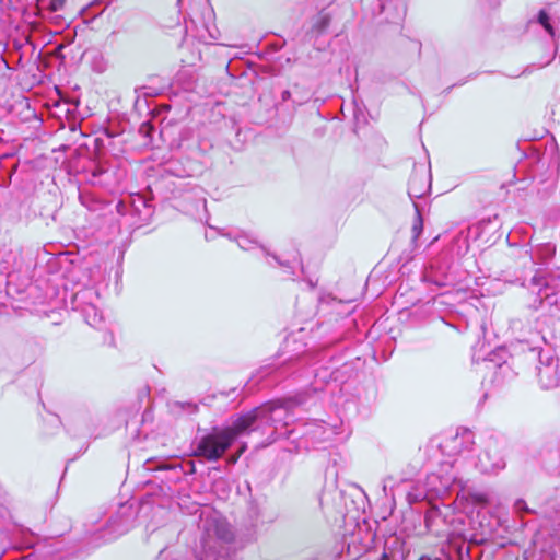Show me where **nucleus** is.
Wrapping results in <instances>:
<instances>
[{
	"mask_svg": "<svg viewBox=\"0 0 560 560\" xmlns=\"http://www.w3.org/2000/svg\"><path fill=\"white\" fill-rule=\"evenodd\" d=\"M252 419L249 416L238 415L226 425L213 427L196 442L195 455L208 462L220 459L235 440L248 435Z\"/></svg>",
	"mask_w": 560,
	"mask_h": 560,
	"instance_id": "f257e3e1",
	"label": "nucleus"
},
{
	"mask_svg": "<svg viewBox=\"0 0 560 560\" xmlns=\"http://www.w3.org/2000/svg\"><path fill=\"white\" fill-rule=\"evenodd\" d=\"M474 443V433L466 428L445 432L430 441L428 446L429 451H439L442 456L447 457V459H435V462L441 465V470L444 472L441 478L443 488H448L452 482L456 480V475L447 471V469L452 468L454 465L455 460L453 458L463 453H469L472 450Z\"/></svg>",
	"mask_w": 560,
	"mask_h": 560,
	"instance_id": "f03ea898",
	"label": "nucleus"
},
{
	"mask_svg": "<svg viewBox=\"0 0 560 560\" xmlns=\"http://www.w3.org/2000/svg\"><path fill=\"white\" fill-rule=\"evenodd\" d=\"M234 540L231 525L222 518L207 520L205 523L203 548L220 557L230 555V545Z\"/></svg>",
	"mask_w": 560,
	"mask_h": 560,
	"instance_id": "7ed1b4c3",
	"label": "nucleus"
},
{
	"mask_svg": "<svg viewBox=\"0 0 560 560\" xmlns=\"http://www.w3.org/2000/svg\"><path fill=\"white\" fill-rule=\"evenodd\" d=\"M241 416L252 417L250 424L248 427V434L261 429L266 425L287 424V418L289 416L287 407L278 402H267L259 407H256Z\"/></svg>",
	"mask_w": 560,
	"mask_h": 560,
	"instance_id": "20e7f679",
	"label": "nucleus"
},
{
	"mask_svg": "<svg viewBox=\"0 0 560 560\" xmlns=\"http://www.w3.org/2000/svg\"><path fill=\"white\" fill-rule=\"evenodd\" d=\"M505 441L497 438H490L485 451L479 455L478 467L483 474H497L506 466L504 452Z\"/></svg>",
	"mask_w": 560,
	"mask_h": 560,
	"instance_id": "39448f33",
	"label": "nucleus"
},
{
	"mask_svg": "<svg viewBox=\"0 0 560 560\" xmlns=\"http://www.w3.org/2000/svg\"><path fill=\"white\" fill-rule=\"evenodd\" d=\"M560 359L556 352H538L536 376L541 389L556 388L560 383Z\"/></svg>",
	"mask_w": 560,
	"mask_h": 560,
	"instance_id": "423d86ee",
	"label": "nucleus"
},
{
	"mask_svg": "<svg viewBox=\"0 0 560 560\" xmlns=\"http://www.w3.org/2000/svg\"><path fill=\"white\" fill-rule=\"evenodd\" d=\"M98 292L92 288L83 289L73 296V307L84 317L86 324L97 327L103 322V316L97 306Z\"/></svg>",
	"mask_w": 560,
	"mask_h": 560,
	"instance_id": "0eeeda50",
	"label": "nucleus"
},
{
	"mask_svg": "<svg viewBox=\"0 0 560 560\" xmlns=\"http://www.w3.org/2000/svg\"><path fill=\"white\" fill-rule=\"evenodd\" d=\"M430 188V179L428 175L422 171H415L409 179L408 195L411 199H418L423 197Z\"/></svg>",
	"mask_w": 560,
	"mask_h": 560,
	"instance_id": "6e6552de",
	"label": "nucleus"
},
{
	"mask_svg": "<svg viewBox=\"0 0 560 560\" xmlns=\"http://www.w3.org/2000/svg\"><path fill=\"white\" fill-rule=\"evenodd\" d=\"M501 354L502 352H474L472 363L482 364L486 370L492 371L506 362Z\"/></svg>",
	"mask_w": 560,
	"mask_h": 560,
	"instance_id": "1a4fd4ad",
	"label": "nucleus"
},
{
	"mask_svg": "<svg viewBox=\"0 0 560 560\" xmlns=\"http://www.w3.org/2000/svg\"><path fill=\"white\" fill-rule=\"evenodd\" d=\"M66 0H37L38 9H48L51 12L59 11L63 8Z\"/></svg>",
	"mask_w": 560,
	"mask_h": 560,
	"instance_id": "9d476101",
	"label": "nucleus"
},
{
	"mask_svg": "<svg viewBox=\"0 0 560 560\" xmlns=\"http://www.w3.org/2000/svg\"><path fill=\"white\" fill-rule=\"evenodd\" d=\"M544 287H547V281L545 279L544 276L539 275V273H536L532 279H530V284H529V288H537V294L538 295H541L542 293V290H544Z\"/></svg>",
	"mask_w": 560,
	"mask_h": 560,
	"instance_id": "9b49d317",
	"label": "nucleus"
},
{
	"mask_svg": "<svg viewBox=\"0 0 560 560\" xmlns=\"http://www.w3.org/2000/svg\"><path fill=\"white\" fill-rule=\"evenodd\" d=\"M538 21L539 23L544 26V28L551 35L553 36L555 32H553V27L551 26L550 22H549V16L548 14L545 12V11H540L539 12V15H538Z\"/></svg>",
	"mask_w": 560,
	"mask_h": 560,
	"instance_id": "f8f14e48",
	"label": "nucleus"
},
{
	"mask_svg": "<svg viewBox=\"0 0 560 560\" xmlns=\"http://www.w3.org/2000/svg\"><path fill=\"white\" fill-rule=\"evenodd\" d=\"M236 242L238 246L245 250L250 249L252 245L256 244V241L248 237L247 235H240Z\"/></svg>",
	"mask_w": 560,
	"mask_h": 560,
	"instance_id": "ddd939ff",
	"label": "nucleus"
},
{
	"mask_svg": "<svg viewBox=\"0 0 560 560\" xmlns=\"http://www.w3.org/2000/svg\"><path fill=\"white\" fill-rule=\"evenodd\" d=\"M422 229H423V224H422V218L421 215L418 213L417 214V219L413 223V226H412V233H413V240L418 238L419 235L421 234L422 232Z\"/></svg>",
	"mask_w": 560,
	"mask_h": 560,
	"instance_id": "4468645a",
	"label": "nucleus"
},
{
	"mask_svg": "<svg viewBox=\"0 0 560 560\" xmlns=\"http://www.w3.org/2000/svg\"><path fill=\"white\" fill-rule=\"evenodd\" d=\"M377 354H381L382 355V361H386L388 360V355H386V352L384 351H381V352H373V359L375 361H380L381 359L377 357Z\"/></svg>",
	"mask_w": 560,
	"mask_h": 560,
	"instance_id": "2eb2a0df",
	"label": "nucleus"
},
{
	"mask_svg": "<svg viewBox=\"0 0 560 560\" xmlns=\"http://www.w3.org/2000/svg\"><path fill=\"white\" fill-rule=\"evenodd\" d=\"M128 529H129V527H128V526H119V528L117 529L116 535H115L113 538H116V537H118V536H120V535H122V534L127 533V532H128Z\"/></svg>",
	"mask_w": 560,
	"mask_h": 560,
	"instance_id": "dca6fc26",
	"label": "nucleus"
},
{
	"mask_svg": "<svg viewBox=\"0 0 560 560\" xmlns=\"http://www.w3.org/2000/svg\"><path fill=\"white\" fill-rule=\"evenodd\" d=\"M515 505L518 510H527L526 503L523 500H518Z\"/></svg>",
	"mask_w": 560,
	"mask_h": 560,
	"instance_id": "f3484780",
	"label": "nucleus"
},
{
	"mask_svg": "<svg viewBox=\"0 0 560 560\" xmlns=\"http://www.w3.org/2000/svg\"><path fill=\"white\" fill-rule=\"evenodd\" d=\"M389 478L388 479H385L384 480V485H383V491L385 493V495H387V482H388Z\"/></svg>",
	"mask_w": 560,
	"mask_h": 560,
	"instance_id": "a211bd4d",
	"label": "nucleus"
},
{
	"mask_svg": "<svg viewBox=\"0 0 560 560\" xmlns=\"http://www.w3.org/2000/svg\"><path fill=\"white\" fill-rule=\"evenodd\" d=\"M245 450H246V445H242L241 448H240L237 457L241 456L245 452Z\"/></svg>",
	"mask_w": 560,
	"mask_h": 560,
	"instance_id": "6ab92c4d",
	"label": "nucleus"
},
{
	"mask_svg": "<svg viewBox=\"0 0 560 560\" xmlns=\"http://www.w3.org/2000/svg\"><path fill=\"white\" fill-rule=\"evenodd\" d=\"M381 560H388V556H387V553H386V552H384V553L382 555Z\"/></svg>",
	"mask_w": 560,
	"mask_h": 560,
	"instance_id": "aec40b11",
	"label": "nucleus"
},
{
	"mask_svg": "<svg viewBox=\"0 0 560 560\" xmlns=\"http://www.w3.org/2000/svg\"><path fill=\"white\" fill-rule=\"evenodd\" d=\"M236 460H237V456H236V457H234V458H229V462H233V463H235Z\"/></svg>",
	"mask_w": 560,
	"mask_h": 560,
	"instance_id": "412c9836",
	"label": "nucleus"
}]
</instances>
